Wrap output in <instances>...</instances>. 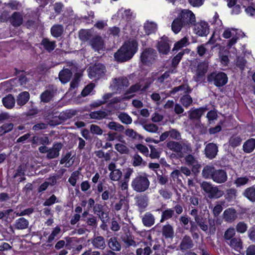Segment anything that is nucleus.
Instances as JSON below:
<instances>
[{"label": "nucleus", "instance_id": "obj_25", "mask_svg": "<svg viewBox=\"0 0 255 255\" xmlns=\"http://www.w3.org/2000/svg\"><path fill=\"white\" fill-rule=\"evenodd\" d=\"M237 217L236 210L233 208L227 209L223 213V219L228 223L234 222Z\"/></svg>", "mask_w": 255, "mask_h": 255}, {"label": "nucleus", "instance_id": "obj_59", "mask_svg": "<svg viewBox=\"0 0 255 255\" xmlns=\"http://www.w3.org/2000/svg\"><path fill=\"white\" fill-rule=\"evenodd\" d=\"M132 163L133 166H145L146 162L138 154H135L132 159Z\"/></svg>", "mask_w": 255, "mask_h": 255}, {"label": "nucleus", "instance_id": "obj_34", "mask_svg": "<svg viewBox=\"0 0 255 255\" xmlns=\"http://www.w3.org/2000/svg\"><path fill=\"white\" fill-rule=\"evenodd\" d=\"M91 243L95 248L98 249L103 250L106 246L105 239L102 236L94 237Z\"/></svg>", "mask_w": 255, "mask_h": 255}, {"label": "nucleus", "instance_id": "obj_28", "mask_svg": "<svg viewBox=\"0 0 255 255\" xmlns=\"http://www.w3.org/2000/svg\"><path fill=\"white\" fill-rule=\"evenodd\" d=\"M186 164L188 166H192V171L198 169L201 167L197 158L191 154H188L184 157Z\"/></svg>", "mask_w": 255, "mask_h": 255}, {"label": "nucleus", "instance_id": "obj_60", "mask_svg": "<svg viewBox=\"0 0 255 255\" xmlns=\"http://www.w3.org/2000/svg\"><path fill=\"white\" fill-rule=\"evenodd\" d=\"M189 44V42H188V38L186 36H185L174 44V46L172 50H178L182 47L186 46Z\"/></svg>", "mask_w": 255, "mask_h": 255}, {"label": "nucleus", "instance_id": "obj_19", "mask_svg": "<svg viewBox=\"0 0 255 255\" xmlns=\"http://www.w3.org/2000/svg\"><path fill=\"white\" fill-rule=\"evenodd\" d=\"M232 250L239 253L243 249V242L238 236L230 240L226 243Z\"/></svg>", "mask_w": 255, "mask_h": 255}, {"label": "nucleus", "instance_id": "obj_31", "mask_svg": "<svg viewBox=\"0 0 255 255\" xmlns=\"http://www.w3.org/2000/svg\"><path fill=\"white\" fill-rule=\"evenodd\" d=\"M122 241L125 243L127 247L136 246V242L134 241L133 238L129 232L125 233L121 236Z\"/></svg>", "mask_w": 255, "mask_h": 255}, {"label": "nucleus", "instance_id": "obj_5", "mask_svg": "<svg viewBox=\"0 0 255 255\" xmlns=\"http://www.w3.org/2000/svg\"><path fill=\"white\" fill-rule=\"evenodd\" d=\"M200 229L209 234H214L216 231V227L214 221L210 219L202 216L195 222Z\"/></svg>", "mask_w": 255, "mask_h": 255}, {"label": "nucleus", "instance_id": "obj_50", "mask_svg": "<svg viewBox=\"0 0 255 255\" xmlns=\"http://www.w3.org/2000/svg\"><path fill=\"white\" fill-rule=\"evenodd\" d=\"M144 28L146 34L149 35L156 31L157 29V24L153 22L147 21L144 24Z\"/></svg>", "mask_w": 255, "mask_h": 255}, {"label": "nucleus", "instance_id": "obj_8", "mask_svg": "<svg viewBox=\"0 0 255 255\" xmlns=\"http://www.w3.org/2000/svg\"><path fill=\"white\" fill-rule=\"evenodd\" d=\"M209 68V63L207 61H203L198 64L195 70V75L193 76L194 81L198 82L203 80Z\"/></svg>", "mask_w": 255, "mask_h": 255}, {"label": "nucleus", "instance_id": "obj_17", "mask_svg": "<svg viewBox=\"0 0 255 255\" xmlns=\"http://www.w3.org/2000/svg\"><path fill=\"white\" fill-rule=\"evenodd\" d=\"M116 167V165L114 162H111L108 166L109 170L111 171L109 174V178L114 181H119L123 174L122 171Z\"/></svg>", "mask_w": 255, "mask_h": 255}, {"label": "nucleus", "instance_id": "obj_21", "mask_svg": "<svg viewBox=\"0 0 255 255\" xmlns=\"http://www.w3.org/2000/svg\"><path fill=\"white\" fill-rule=\"evenodd\" d=\"M194 246V244L191 237L186 235L182 238L179 248L180 251L184 252L192 249Z\"/></svg>", "mask_w": 255, "mask_h": 255}, {"label": "nucleus", "instance_id": "obj_33", "mask_svg": "<svg viewBox=\"0 0 255 255\" xmlns=\"http://www.w3.org/2000/svg\"><path fill=\"white\" fill-rule=\"evenodd\" d=\"M31 142L32 144L35 145H48L50 143L48 137L46 135L33 136L32 138Z\"/></svg>", "mask_w": 255, "mask_h": 255}, {"label": "nucleus", "instance_id": "obj_3", "mask_svg": "<svg viewBox=\"0 0 255 255\" xmlns=\"http://www.w3.org/2000/svg\"><path fill=\"white\" fill-rule=\"evenodd\" d=\"M150 181L145 175H139L134 178L131 182L132 189L136 192H143L149 187Z\"/></svg>", "mask_w": 255, "mask_h": 255}, {"label": "nucleus", "instance_id": "obj_24", "mask_svg": "<svg viewBox=\"0 0 255 255\" xmlns=\"http://www.w3.org/2000/svg\"><path fill=\"white\" fill-rule=\"evenodd\" d=\"M90 44L94 50L97 51L103 50L104 43L103 39L100 36L93 37L90 41Z\"/></svg>", "mask_w": 255, "mask_h": 255}, {"label": "nucleus", "instance_id": "obj_55", "mask_svg": "<svg viewBox=\"0 0 255 255\" xmlns=\"http://www.w3.org/2000/svg\"><path fill=\"white\" fill-rule=\"evenodd\" d=\"M79 38L83 41H86L88 40H91L92 38V33L90 30L82 29L79 31Z\"/></svg>", "mask_w": 255, "mask_h": 255}, {"label": "nucleus", "instance_id": "obj_37", "mask_svg": "<svg viewBox=\"0 0 255 255\" xmlns=\"http://www.w3.org/2000/svg\"><path fill=\"white\" fill-rule=\"evenodd\" d=\"M72 75L71 70L64 69L59 72V78L60 81L63 83H66L69 81Z\"/></svg>", "mask_w": 255, "mask_h": 255}, {"label": "nucleus", "instance_id": "obj_35", "mask_svg": "<svg viewBox=\"0 0 255 255\" xmlns=\"http://www.w3.org/2000/svg\"><path fill=\"white\" fill-rule=\"evenodd\" d=\"M109 116V114L107 111L102 110L91 112L89 114L91 119L98 121L108 119Z\"/></svg>", "mask_w": 255, "mask_h": 255}, {"label": "nucleus", "instance_id": "obj_63", "mask_svg": "<svg viewBox=\"0 0 255 255\" xmlns=\"http://www.w3.org/2000/svg\"><path fill=\"white\" fill-rule=\"evenodd\" d=\"M248 226L247 224L243 221L238 222L236 225L235 230L240 234H244L248 230Z\"/></svg>", "mask_w": 255, "mask_h": 255}, {"label": "nucleus", "instance_id": "obj_47", "mask_svg": "<svg viewBox=\"0 0 255 255\" xmlns=\"http://www.w3.org/2000/svg\"><path fill=\"white\" fill-rule=\"evenodd\" d=\"M15 103V99L11 94L8 95L2 99L3 105L7 109L12 108L14 106Z\"/></svg>", "mask_w": 255, "mask_h": 255}, {"label": "nucleus", "instance_id": "obj_38", "mask_svg": "<svg viewBox=\"0 0 255 255\" xmlns=\"http://www.w3.org/2000/svg\"><path fill=\"white\" fill-rule=\"evenodd\" d=\"M108 245L113 252H119L121 250V243L115 237H112L109 240Z\"/></svg>", "mask_w": 255, "mask_h": 255}, {"label": "nucleus", "instance_id": "obj_13", "mask_svg": "<svg viewBox=\"0 0 255 255\" xmlns=\"http://www.w3.org/2000/svg\"><path fill=\"white\" fill-rule=\"evenodd\" d=\"M129 208L128 200L125 197L121 198L120 200L115 203L113 210L115 212H118L121 211L124 216H127L128 210Z\"/></svg>", "mask_w": 255, "mask_h": 255}, {"label": "nucleus", "instance_id": "obj_26", "mask_svg": "<svg viewBox=\"0 0 255 255\" xmlns=\"http://www.w3.org/2000/svg\"><path fill=\"white\" fill-rule=\"evenodd\" d=\"M151 244L146 242L141 243L140 248L136 250L137 255H150L152 253Z\"/></svg>", "mask_w": 255, "mask_h": 255}, {"label": "nucleus", "instance_id": "obj_58", "mask_svg": "<svg viewBox=\"0 0 255 255\" xmlns=\"http://www.w3.org/2000/svg\"><path fill=\"white\" fill-rule=\"evenodd\" d=\"M213 35H212V36L210 38L209 40L205 44V45L201 44V45L197 47V52L200 56H203L206 53L207 51V49L205 47L206 45H207L209 43L213 44L215 42V41L214 40H213Z\"/></svg>", "mask_w": 255, "mask_h": 255}, {"label": "nucleus", "instance_id": "obj_14", "mask_svg": "<svg viewBox=\"0 0 255 255\" xmlns=\"http://www.w3.org/2000/svg\"><path fill=\"white\" fill-rule=\"evenodd\" d=\"M129 85V83L127 78L121 77L114 79L111 87L118 92L127 88Z\"/></svg>", "mask_w": 255, "mask_h": 255}, {"label": "nucleus", "instance_id": "obj_22", "mask_svg": "<svg viewBox=\"0 0 255 255\" xmlns=\"http://www.w3.org/2000/svg\"><path fill=\"white\" fill-rule=\"evenodd\" d=\"M228 179L227 172L223 169H216L212 180L218 184L224 183Z\"/></svg>", "mask_w": 255, "mask_h": 255}, {"label": "nucleus", "instance_id": "obj_43", "mask_svg": "<svg viewBox=\"0 0 255 255\" xmlns=\"http://www.w3.org/2000/svg\"><path fill=\"white\" fill-rule=\"evenodd\" d=\"M77 114V112L74 110H66L65 111H63L61 112L58 118L59 120H60L62 122H64L67 119H69L75 116Z\"/></svg>", "mask_w": 255, "mask_h": 255}, {"label": "nucleus", "instance_id": "obj_39", "mask_svg": "<svg viewBox=\"0 0 255 255\" xmlns=\"http://www.w3.org/2000/svg\"><path fill=\"white\" fill-rule=\"evenodd\" d=\"M243 195L250 202H255V186H253L246 188L243 192Z\"/></svg>", "mask_w": 255, "mask_h": 255}, {"label": "nucleus", "instance_id": "obj_62", "mask_svg": "<svg viewBox=\"0 0 255 255\" xmlns=\"http://www.w3.org/2000/svg\"><path fill=\"white\" fill-rule=\"evenodd\" d=\"M125 134L127 136L133 139L139 140L143 138V137L140 134L137 133L135 131L131 128L127 129L125 131Z\"/></svg>", "mask_w": 255, "mask_h": 255}, {"label": "nucleus", "instance_id": "obj_32", "mask_svg": "<svg viewBox=\"0 0 255 255\" xmlns=\"http://www.w3.org/2000/svg\"><path fill=\"white\" fill-rule=\"evenodd\" d=\"M142 223L147 227H150L154 224L155 218L150 212L145 213L141 217Z\"/></svg>", "mask_w": 255, "mask_h": 255}, {"label": "nucleus", "instance_id": "obj_45", "mask_svg": "<svg viewBox=\"0 0 255 255\" xmlns=\"http://www.w3.org/2000/svg\"><path fill=\"white\" fill-rule=\"evenodd\" d=\"M236 232L234 227H229L225 230L223 236L224 241L227 243L231 239L235 237Z\"/></svg>", "mask_w": 255, "mask_h": 255}, {"label": "nucleus", "instance_id": "obj_52", "mask_svg": "<svg viewBox=\"0 0 255 255\" xmlns=\"http://www.w3.org/2000/svg\"><path fill=\"white\" fill-rule=\"evenodd\" d=\"M180 102L183 107L187 108L192 105L193 99L188 94H186L181 97Z\"/></svg>", "mask_w": 255, "mask_h": 255}, {"label": "nucleus", "instance_id": "obj_36", "mask_svg": "<svg viewBox=\"0 0 255 255\" xmlns=\"http://www.w3.org/2000/svg\"><path fill=\"white\" fill-rule=\"evenodd\" d=\"M162 234L165 239H173L174 231L172 226L169 224L163 226L162 228Z\"/></svg>", "mask_w": 255, "mask_h": 255}, {"label": "nucleus", "instance_id": "obj_30", "mask_svg": "<svg viewBox=\"0 0 255 255\" xmlns=\"http://www.w3.org/2000/svg\"><path fill=\"white\" fill-rule=\"evenodd\" d=\"M167 147L169 149L177 153L180 157H183V153L181 151V142L170 141L167 143Z\"/></svg>", "mask_w": 255, "mask_h": 255}, {"label": "nucleus", "instance_id": "obj_11", "mask_svg": "<svg viewBox=\"0 0 255 255\" xmlns=\"http://www.w3.org/2000/svg\"><path fill=\"white\" fill-rule=\"evenodd\" d=\"M170 40L165 36L161 37L158 40L156 47L160 54L167 55L170 50Z\"/></svg>", "mask_w": 255, "mask_h": 255}, {"label": "nucleus", "instance_id": "obj_4", "mask_svg": "<svg viewBox=\"0 0 255 255\" xmlns=\"http://www.w3.org/2000/svg\"><path fill=\"white\" fill-rule=\"evenodd\" d=\"M201 188L208 195L210 199H218L224 194L223 190L217 186H214L211 183L203 181L200 184Z\"/></svg>", "mask_w": 255, "mask_h": 255}, {"label": "nucleus", "instance_id": "obj_54", "mask_svg": "<svg viewBox=\"0 0 255 255\" xmlns=\"http://www.w3.org/2000/svg\"><path fill=\"white\" fill-rule=\"evenodd\" d=\"M63 31V27L60 24L54 25L51 28V33L55 37H58L61 35Z\"/></svg>", "mask_w": 255, "mask_h": 255}, {"label": "nucleus", "instance_id": "obj_2", "mask_svg": "<svg viewBox=\"0 0 255 255\" xmlns=\"http://www.w3.org/2000/svg\"><path fill=\"white\" fill-rule=\"evenodd\" d=\"M137 49V43L135 41L132 40L126 41L115 53L114 57L118 62L128 61L133 57Z\"/></svg>", "mask_w": 255, "mask_h": 255}, {"label": "nucleus", "instance_id": "obj_29", "mask_svg": "<svg viewBox=\"0 0 255 255\" xmlns=\"http://www.w3.org/2000/svg\"><path fill=\"white\" fill-rule=\"evenodd\" d=\"M191 91V89L189 86L186 84H183L181 85L174 87L170 91V93L171 95H174L177 93H179V95H184L189 94Z\"/></svg>", "mask_w": 255, "mask_h": 255}, {"label": "nucleus", "instance_id": "obj_20", "mask_svg": "<svg viewBox=\"0 0 255 255\" xmlns=\"http://www.w3.org/2000/svg\"><path fill=\"white\" fill-rule=\"evenodd\" d=\"M218 152V147L216 144L211 142L208 143L204 149L205 156L210 159L214 158Z\"/></svg>", "mask_w": 255, "mask_h": 255}, {"label": "nucleus", "instance_id": "obj_10", "mask_svg": "<svg viewBox=\"0 0 255 255\" xmlns=\"http://www.w3.org/2000/svg\"><path fill=\"white\" fill-rule=\"evenodd\" d=\"M57 93V89L55 86L49 85L46 87V90L40 94L41 102L45 103L50 102L53 100Z\"/></svg>", "mask_w": 255, "mask_h": 255}, {"label": "nucleus", "instance_id": "obj_64", "mask_svg": "<svg viewBox=\"0 0 255 255\" xmlns=\"http://www.w3.org/2000/svg\"><path fill=\"white\" fill-rule=\"evenodd\" d=\"M118 117L120 121L124 124H130L132 121L131 118L126 113H121Z\"/></svg>", "mask_w": 255, "mask_h": 255}, {"label": "nucleus", "instance_id": "obj_9", "mask_svg": "<svg viewBox=\"0 0 255 255\" xmlns=\"http://www.w3.org/2000/svg\"><path fill=\"white\" fill-rule=\"evenodd\" d=\"M157 57V53L155 49L151 48L145 49L140 55L141 62L146 65L152 64Z\"/></svg>", "mask_w": 255, "mask_h": 255}, {"label": "nucleus", "instance_id": "obj_1", "mask_svg": "<svg viewBox=\"0 0 255 255\" xmlns=\"http://www.w3.org/2000/svg\"><path fill=\"white\" fill-rule=\"evenodd\" d=\"M195 22L196 17L193 12L189 9H183L172 21L171 29L177 34L183 27L189 28L193 27Z\"/></svg>", "mask_w": 255, "mask_h": 255}, {"label": "nucleus", "instance_id": "obj_53", "mask_svg": "<svg viewBox=\"0 0 255 255\" xmlns=\"http://www.w3.org/2000/svg\"><path fill=\"white\" fill-rule=\"evenodd\" d=\"M242 139L240 135L237 134L233 135L229 141V145L233 148L239 146L242 142Z\"/></svg>", "mask_w": 255, "mask_h": 255}, {"label": "nucleus", "instance_id": "obj_48", "mask_svg": "<svg viewBox=\"0 0 255 255\" xmlns=\"http://www.w3.org/2000/svg\"><path fill=\"white\" fill-rule=\"evenodd\" d=\"M140 91L141 92V85L139 83H136L131 85L126 91L125 95L130 94V95L127 98L129 99L133 97L135 95L134 93Z\"/></svg>", "mask_w": 255, "mask_h": 255}, {"label": "nucleus", "instance_id": "obj_40", "mask_svg": "<svg viewBox=\"0 0 255 255\" xmlns=\"http://www.w3.org/2000/svg\"><path fill=\"white\" fill-rule=\"evenodd\" d=\"M216 169L213 166L206 165L202 172V175L205 179H212Z\"/></svg>", "mask_w": 255, "mask_h": 255}, {"label": "nucleus", "instance_id": "obj_56", "mask_svg": "<svg viewBox=\"0 0 255 255\" xmlns=\"http://www.w3.org/2000/svg\"><path fill=\"white\" fill-rule=\"evenodd\" d=\"M174 215V210L171 208H168L162 213L161 217L160 219V223L170 219L172 218Z\"/></svg>", "mask_w": 255, "mask_h": 255}, {"label": "nucleus", "instance_id": "obj_27", "mask_svg": "<svg viewBox=\"0 0 255 255\" xmlns=\"http://www.w3.org/2000/svg\"><path fill=\"white\" fill-rule=\"evenodd\" d=\"M23 21L22 15L19 12H14L9 18V22L15 27L20 26Z\"/></svg>", "mask_w": 255, "mask_h": 255}, {"label": "nucleus", "instance_id": "obj_15", "mask_svg": "<svg viewBox=\"0 0 255 255\" xmlns=\"http://www.w3.org/2000/svg\"><path fill=\"white\" fill-rule=\"evenodd\" d=\"M170 71L165 72L156 79V83L160 89H165L169 87L171 80L170 78Z\"/></svg>", "mask_w": 255, "mask_h": 255}, {"label": "nucleus", "instance_id": "obj_49", "mask_svg": "<svg viewBox=\"0 0 255 255\" xmlns=\"http://www.w3.org/2000/svg\"><path fill=\"white\" fill-rule=\"evenodd\" d=\"M237 196V190L235 188H232L227 190L225 195V198L228 202L235 201Z\"/></svg>", "mask_w": 255, "mask_h": 255}, {"label": "nucleus", "instance_id": "obj_61", "mask_svg": "<svg viewBox=\"0 0 255 255\" xmlns=\"http://www.w3.org/2000/svg\"><path fill=\"white\" fill-rule=\"evenodd\" d=\"M61 228L59 226H56L52 229L51 233L47 238V243H51L58 235L61 233Z\"/></svg>", "mask_w": 255, "mask_h": 255}, {"label": "nucleus", "instance_id": "obj_7", "mask_svg": "<svg viewBox=\"0 0 255 255\" xmlns=\"http://www.w3.org/2000/svg\"><path fill=\"white\" fill-rule=\"evenodd\" d=\"M207 81L209 83L214 82V84L217 87H222L227 83L228 77L223 72H213L208 75Z\"/></svg>", "mask_w": 255, "mask_h": 255}, {"label": "nucleus", "instance_id": "obj_46", "mask_svg": "<svg viewBox=\"0 0 255 255\" xmlns=\"http://www.w3.org/2000/svg\"><path fill=\"white\" fill-rule=\"evenodd\" d=\"M29 99V94L27 92L20 93L17 96L16 102L17 105L22 106L24 105Z\"/></svg>", "mask_w": 255, "mask_h": 255}, {"label": "nucleus", "instance_id": "obj_18", "mask_svg": "<svg viewBox=\"0 0 255 255\" xmlns=\"http://www.w3.org/2000/svg\"><path fill=\"white\" fill-rule=\"evenodd\" d=\"M193 27L194 32L200 36H206L209 33L208 24L205 22H195Z\"/></svg>", "mask_w": 255, "mask_h": 255}, {"label": "nucleus", "instance_id": "obj_12", "mask_svg": "<svg viewBox=\"0 0 255 255\" xmlns=\"http://www.w3.org/2000/svg\"><path fill=\"white\" fill-rule=\"evenodd\" d=\"M206 111V108L203 107L192 108L188 112V118L191 120L197 121V123L196 124V127H199L201 118Z\"/></svg>", "mask_w": 255, "mask_h": 255}, {"label": "nucleus", "instance_id": "obj_41", "mask_svg": "<svg viewBox=\"0 0 255 255\" xmlns=\"http://www.w3.org/2000/svg\"><path fill=\"white\" fill-rule=\"evenodd\" d=\"M255 148V139L250 138L244 142L243 146V151L247 153L253 151Z\"/></svg>", "mask_w": 255, "mask_h": 255}, {"label": "nucleus", "instance_id": "obj_51", "mask_svg": "<svg viewBox=\"0 0 255 255\" xmlns=\"http://www.w3.org/2000/svg\"><path fill=\"white\" fill-rule=\"evenodd\" d=\"M71 155V152H68L66 153L65 155L62 157L61 160H60V163L61 164L65 163L64 166L65 167H69L71 166L74 163V161H72L70 163V160L72 159Z\"/></svg>", "mask_w": 255, "mask_h": 255}, {"label": "nucleus", "instance_id": "obj_16", "mask_svg": "<svg viewBox=\"0 0 255 255\" xmlns=\"http://www.w3.org/2000/svg\"><path fill=\"white\" fill-rule=\"evenodd\" d=\"M135 205L138 207V211L143 212L148 204V197L145 194L136 195L134 198Z\"/></svg>", "mask_w": 255, "mask_h": 255}, {"label": "nucleus", "instance_id": "obj_23", "mask_svg": "<svg viewBox=\"0 0 255 255\" xmlns=\"http://www.w3.org/2000/svg\"><path fill=\"white\" fill-rule=\"evenodd\" d=\"M63 145L61 143L57 142L54 143L53 146L49 148L48 152L46 155V157L49 159L55 158L59 156V152L62 149Z\"/></svg>", "mask_w": 255, "mask_h": 255}, {"label": "nucleus", "instance_id": "obj_57", "mask_svg": "<svg viewBox=\"0 0 255 255\" xmlns=\"http://www.w3.org/2000/svg\"><path fill=\"white\" fill-rule=\"evenodd\" d=\"M107 127L111 130L116 131L122 132L124 130V127L118 123L110 122L107 125Z\"/></svg>", "mask_w": 255, "mask_h": 255}, {"label": "nucleus", "instance_id": "obj_42", "mask_svg": "<svg viewBox=\"0 0 255 255\" xmlns=\"http://www.w3.org/2000/svg\"><path fill=\"white\" fill-rule=\"evenodd\" d=\"M40 44L48 52L52 51L56 46L55 41H50L47 38H43Z\"/></svg>", "mask_w": 255, "mask_h": 255}, {"label": "nucleus", "instance_id": "obj_44", "mask_svg": "<svg viewBox=\"0 0 255 255\" xmlns=\"http://www.w3.org/2000/svg\"><path fill=\"white\" fill-rule=\"evenodd\" d=\"M28 221L22 217L15 221L14 227L17 230H24L28 228Z\"/></svg>", "mask_w": 255, "mask_h": 255}, {"label": "nucleus", "instance_id": "obj_6", "mask_svg": "<svg viewBox=\"0 0 255 255\" xmlns=\"http://www.w3.org/2000/svg\"><path fill=\"white\" fill-rule=\"evenodd\" d=\"M88 75L91 79H99L103 77L106 72L105 66L101 63H96L88 69Z\"/></svg>", "mask_w": 255, "mask_h": 255}]
</instances>
